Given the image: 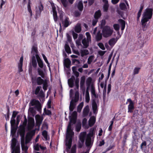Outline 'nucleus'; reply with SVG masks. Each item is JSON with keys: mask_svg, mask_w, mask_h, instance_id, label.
<instances>
[{"mask_svg": "<svg viewBox=\"0 0 153 153\" xmlns=\"http://www.w3.org/2000/svg\"><path fill=\"white\" fill-rule=\"evenodd\" d=\"M75 80V78L74 76H72L68 80V83L71 88H72L74 86V81Z\"/></svg>", "mask_w": 153, "mask_h": 153, "instance_id": "nucleus-22", "label": "nucleus"}, {"mask_svg": "<svg viewBox=\"0 0 153 153\" xmlns=\"http://www.w3.org/2000/svg\"><path fill=\"white\" fill-rule=\"evenodd\" d=\"M75 84L76 88H75L76 92L75 93L74 99H72L71 101L69 108V110L71 111H73L76 105L75 103L77 102L79 99V93L78 91L79 84L78 83H75Z\"/></svg>", "mask_w": 153, "mask_h": 153, "instance_id": "nucleus-4", "label": "nucleus"}, {"mask_svg": "<svg viewBox=\"0 0 153 153\" xmlns=\"http://www.w3.org/2000/svg\"><path fill=\"white\" fill-rule=\"evenodd\" d=\"M92 81V79L91 77H88L86 81V84L88 86H89L91 84Z\"/></svg>", "mask_w": 153, "mask_h": 153, "instance_id": "nucleus-47", "label": "nucleus"}, {"mask_svg": "<svg viewBox=\"0 0 153 153\" xmlns=\"http://www.w3.org/2000/svg\"><path fill=\"white\" fill-rule=\"evenodd\" d=\"M85 78L84 76H82L81 78L80 81V87L81 88H82L84 87L85 85Z\"/></svg>", "mask_w": 153, "mask_h": 153, "instance_id": "nucleus-35", "label": "nucleus"}, {"mask_svg": "<svg viewBox=\"0 0 153 153\" xmlns=\"http://www.w3.org/2000/svg\"><path fill=\"white\" fill-rule=\"evenodd\" d=\"M39 145L37 144L34 146V149L35 150L38 151L39 150Z\"/></svg>", "mask_w": 153, "mask_h": 153, "instance_id": "nucleus-64", "label": "nucleus"}, {"mask_svg": "<svg viewBox=\"0 0 153 153\" xmlns=\"http://www.w3.org/2000/svg\"><path fill=\"white\" fill-rule=\"evenodd\" d=\"M31 53L33 54V56L35 55V56L36 58V56H39L38 54V51L37 50V48L35 46H33L32 48Z\"/></svg>", "mask_w": 153, "mask_h": 153, "instance_id": "nucleus-23", "label": "nucleus"}, {"mask_svg": "<svg viewBox=\"0 0 153 153\" xmlns=\"http://www.w3.org/2000/svg\"><path fill=\"white\" fill-rule=\"evenodd\" d=\"M30 112L33 114H35V111L34 108L33 107H31L30 108Z\"/></svg>", "mask_w": 153, "mask_h": 153, "instance_id": "nucleus-63", "label": "nucleus"}, {"mask_svg": "<svg viewBox=\"0 0 153 153\" xmlns=\"http://www.w3.org/2000/svg\"><path fill=\"white\" fill-rule=\"evenodd\" d=\"M98 45L100 48L102 50H105V48L104 46V45L103 43L101 42H100L98 43Z\"/></svg>", "mask_w": 153, "mask_h": 153, "instance_id": "nucleus-51", "label": "nucleus"}, {"mask_svg": "<svg viewBox=\"0 0 153 153\" xmlns=\"http://www.w3.org/2000/svg\"><path fill=\"white\" fill-rule=\"evenodd\" d=\"M41 87L40 86H38L36 88L35 91V94L36 95L38 94L40 91Z\"/></svg>", "mask_w": 153, "mask_h": 153, "instance_id": "nucleus-50", "label": "nucleus"}, {"mask_svg": "<svg viewBox=\"0 0 153 153\" xmlns=\"http://www.w3.org/2000/svg\"><path fill=\"white\" fill-rule=\"evenodd\" d=\"M114 29L116 30H119L120 26L118 24H115L113 25Z\"/></svg>", "mask_w": 153, "mask_h": 153, "instance_id": "nucleus-55", "label": "nucleus"}, {"mask_svg": "<svg viewBox=\"0 0 153 153\" xmlns=\"http://www.w3.org/2000/svg\"><path fill=\"white\" fill-rule=\"evenodd\" d=\"M107 94H108L110 92L111 89V85L109 84L108 85Z\"/></svg>", "mask_w": 153, "mask_h": 153, "instance_id": "nucleus-60", "label": "nucleus"}, {"mask_svg": "<svg viewBox=\"0 0 153 153\" xmlns=\"http://www.w3.org/2000/svg\"><path fill=\"white\" fill-rule=\"evenodd\" d=\"M92 134L89 133L87 135L86 137V132H84L81 133L80 135L79 139L80 141L83 144L86 138L85 144L87 146L91 147L92 145V143L91 141V137Z\"/></svg>", "mask_w": 153, "mask_h": 153, "instance_id": "nucleus-3", "label": "nucleus"}, {"mask_svg": "<svg viewBox=\"0 0 153 153\" xmlns=\"http://www.w3.org/2000/svg\"><path fill=\"white\" fill-rule=\"evenodd\" d=\"M81 128V124H77L76 126V130L77 132L80 131Z\"/></svg>", "mask_w": 153, "mask_h": 153, "instance_id": "nucleus-52", "label": "nucleus"}, {"mask_svg": "<svg viewBox=\"0 0 153 153\" xmlns=\"http://www.w3.org/2000/svg\"><path fill=\"white\" fill-rule=\"evenodd\" d=\"M118 39L117 38L111 39L108 42L109 45L111 47H113L116 43Z\"/></svg>", "mask_w": 153, "mask_h": 153, "instance_id": "nucleus-21", "label": "nucleus"}, {"mask_svg": "<svg viewBox=\"0 0 153 153\" xmlns=\"http://www.w3.org/2000/svg\"><path fill=\"white\" fill-rule=\"evenodd\" d=\"M35 131H32L28 132L25 138V142L26 144L28 143L31 140L34 134Z\"/></svg>", "mask_w": 153, "mask_h": 153, "instance_id": "nucleus-12", "label": "nucleus"}, {"mask_svg": "<svg viewBox=\"0 0 153 153\" xmlns=\"http://www.w3.org/2000/svg\"><path fill=\"white\" fill-rule=\"evenodd\" d=\"M39 103H40V102L38 100L35 99H33L30 101V105L31 106L35 105L36 107Z\"/></svg>", "mask_w": 153, "mask_h": 153, "instance_id": "nucleus-26", "label": "nucleus"}, {"mask_svg": "<svg viewBox=\"0 0 153 153\" xmlns=\"http://www.w3.org/2000/svg\"><path fill=\"white\" fill-rule=\"evenodd\" d=\"M36 58L34 56H33L31 60V63L32 66L34 68H36L37 66V63L36 60Z\"/></svg>", "mask_w": 153, "mask_h": 153, "instance_id": "nucleus-25", "label": "nucleus"}, {"mask_svg": "<svg viewBox=\"0 0 153 153\" xmlns=\"http://www.w3.org/2000/svg\"><path fill=\"white\" fill-rule=\"evenodd\" d=\"M44 111L45 113V114L47 115H51V111L48 110H46V108H45L44 109Z\"/></svg>", "mask_w": 153, "mask_h": 153, "instance_id": "nucleus-53", "label": "nucleus"}, {"mask_svg": "<svg viewBox=\"0 0 153 153\" xmlns=\"http://www.w3.org/2000/svg\"><path fill=\"white\" fill-rule=\"evenodd\" d=\"M36 59L38 63L39 67L41 68H42L43 67L44 64L43 62L39 56L37 55Z\"/></svg>", "mask_w": 153, "mask_h": 153, "instance_id": "nucleus-20", "label": "nucleus"}, {"mask_svg": "<svg viewBox=\"0 0 153 153\" xmlns=\"http://www.w3.org/2000/svg\"><path fill=\"white\" fill-rule=\"evenodd\" d=\"M35 118L37 125L40 126L43 120L42 117L39 115L37 114L36 115Z\"/></svg>", "mask_w": 153, "mask_h": 153, "instance_id": "nucleus-17", "label": "nucleus"}, {"mask_svg": "<svg viewBox=\"0 0 153 153\" xmlns=\"http://www.w3.org/2000/svg\"><path fill=\"white\" fill-rule=\"evenodd\" d=\"M140 68L138 67H136L134 68L133 71V74L135 75L139 73Z\"/></svg>", "mask_w": 153, "mask_h": 153, "instance_id": "nucleus-45", "label": "nucleus"}, {"mask_svg": "<svg viewBox=\"0 0 153 153\" xmlns=\"http://www.w3.org/2000/svg\"><path fill=\"white\" fill-rule=\"evenodd\" d=\"M153 10L152 8H146L143 14V17L141 20L143 26L145 27L146 23L151 19L152 15Z\"/></svg>", "mask_w": 153, "mask_h": 153, "instance_id": "nucleus-2", "label": "nucleus"}, {"mask_svg": "<svg viewBox=\"0 0 153 153\" xmlns=\"http://www.w3.org/2000/svg\"><path fill=\"white\" fill-rule=\"evenodd\" d=\"M87 38H84L82 40V43L83 45V47L84 48H87L89 45V43L91 42V36L88 32L85 33Z\"/></svg>", "mask_w": 153, "mask_h": 153, "instance_id": "nucleus-8", "label": "nucleus"}, {"mask_svg": "<svg viewBox=\"0 0 153 153\" xmlns=\"http://www.w3.org/2000/svg\"><path fill=\"white\" fill-rule=\"evenodd\" d=\"M81 30V28L80 24H77L76 26L75 27L74 30L77 33H79L80 32Z\"/></svg>", "mask_w": 153, "mask_h": 153, "instance_id": "nucleus-30", "label": "nucleus"}, {"mask_svg": "<svg viewBox=\"0 0 153 153\" xmlns=\"http://www.w3.org/2000/svg\"><path fill=\"white\" fill-rule=\"evenodd\" d=\"M52 12L54 20L55 22H56L57 20V12L56 10V7L54 5H52Z\"/></svg>", "mask_w": 153, "mask_h": 153, "instance_id": "nucleus-19", "label": "nucleus"}, {"mask_svg": "<svg viewBox=\"0 0 153 153\" xmlns=\"http://www.w3.org/2000/svg\"><path fill=\"white\" fill-rule=\"evenodd\" d=\"M9 111H10L9 108H8L7 111V116H6V115H5L6 119L7 120H8L9 119Z\"/></svg>", "mask_w": 153, "mask_h": 153, "instance_id": "nucleus-57", "label": "nucleus"}, {"mask_svg": "<svg viewBox=\"0 0 153 153\" xmlns=\"http://www.w3.org/2000/svg\"><path fill=\"white\" fill-rule=\"evenodd\" d=\"M127 101L129 102L128 106V112L132 113L134 109V103L130 99H128Z\"/></svg>", "mask_w": 153, "mask_h": 153, "instance_id": "nucleus-15", "label": "nucleus"}, {"mask_svg": "<svg viewBox=\"0 0 153 153\" xmlns=\"http://www.w3.org/2000/svg\"><path fill=\"white\" fill-rule=\"evenodd\" d=\"M108 4H105L103 6V10L104 11H107L108 9Z\"/></svg>", "mask_w": 153, "mask_h": 153, "instance_id": "nucleus-56", "label": "nucleus"}, {"mask_svg": "<svg viewBox=\"0 0 153 153\" xmlns=\"http://www.w3.org/2000/svg\"><path fill=\"white\" fill-rule=\"evenodd\" d=\"M96 118L94 116L91 117L89 120V125L90 126H93L95 123Z\"/></svg>", "mask_w": 153, "mask_h": 153, "instance_id": "nucleus-24", "label": "nucleus"}, {"mask_svg": "<svg viewBox=\"0 0 153 153\" xmlns=\"http://www.w3.org/2000/svg\"><path fill=\"white\" fill-rule=\"evenodd\" d=\"M42 84H43V88L44 91H45L47 89L48 87L47 80L46 79H45L44 82Z\"/></svg>", "mask_w": 153, "mask_h": 153, "instance_id": "nucleus-36", "label": "nucleus"}, {"mask_svg": "<svg viewBox=\"0 0 153 153\" xmlns=\"http://www.w3.org/2000/svg\"><path fill=\"white\" fill-rule=\"evenodd\" d=\"M120 7L121 10H126L127 9V7L125 3H122L120 5Z\"/></svg>", "mask_w": 153, "mask_h": 153, "instance_id": "nucleus-38", "label": "nucleus"}, {"mask_svg": "<svg viewBox=\"0 0 153 153\" xmlns=\"http://www.w3.org/2000/svg\"><path fill=\"white\" fill-rule=\"evenodd\" d=\"M73 114L74 117L71 118L70 116V122L68 126L66 131L65 144L68 151L70 149L71 147L72 142V138L74 134V132L71 129L72 125L75 124L76 122V120L74 116L76 115V112H74Z\"/></svg>", "mask_w": 153, "mask_h": 153, "instance_id": "nucleus-1", "label": "nucleus"}, {"mask_svg": "<svg viewBox=\"0 0 153 153\" xmlns=\"http://www.w3.org/2000/svg\"><path fill=\"white\" fill-rule=\"evenodd\" d=\"M89 112V107L88 105H87L83 111V115L84 116H87Z\"/></svg>", "mask_w": 153, "mask_h": 153, "instance_id": "nucleus-32", "label": "nucleus"}, {"mask_svg": "<svg viewBox=\"0 0 153 153\" xmlns=\"http://www.w3.org/2000/svg\"><path fill=\"white\" fill-rule=\"evenodd\" d=\"M39 96L41 97H45V94L42 90H41L39 93Z\"/></svg>", "mask_w": 153, "mask_h": 153, "instance_id": "nucleus-54", "label": "nucleus"}, {"mask_svg": "<svg viewBox=\"0 0 153 153\" xmlns=\"http://www.w3.org/2000/svg\"><path fill=\"white\" fill-rule=\"evenodd\" d=\"M39 75L41 76L42 77L44 78V74L42 69L38 68L37 69Z\"/></svg>", "mask_w": 153, "mask_h": 153, "instance_id": "nucleus-40", "label": "nucleus"}, {"mask_svg": "<svg viewBox=\"0 0 153 153\" xmlns=\"http://www.w3.org/2000/svg\"><path fill=\"white\" fill-rule=\"evenodd\" d=\"M85 101L87 102H88L90 100V96L88 92V88H87L86 90V93L85 95Z\"/></svg>", "mask_w": 153, "mask_h": 153, "instance_id": "nucleus-29", "label": "nucleus"}, {"mask_svg": "<svg viewBox=\"0 0 153 153\" xmlns=\"http://www.w3.org/2000/svg\"><path fill=\"white\" fill-rule=\"evenodd\" d=\"M113 32V29L109 27L106 26L102 29V33L104 37H107L111 36Z\"/></svg>", "mask_w": 153, "mask_h": 153, "instance_id": "nucleus-9", "label": "nucleus"}, {"mask_svg": "<svg viewBox=\"0 0 153 153\" xmlns=\"http://www.w3.org/2000/svg\"><path fill=\"white\" fill-rule=\"evenodd\" d=\"M77 7L79 11H81L82 10L83 6L82 1H79L77 5Z\"/></svg>", "mask_w": 153, "mask_h": 153, "instance_id": "nucleus-39", "label": "nucleus"}, {"mask_svg": "<svg viewBox=\"0 0 153 153\" xmlns=\"http://www.w3.org/2000/svg\"><path fill=\"white\" fill-rule=\"evenodd\" d=\"M42 56L44 60H45V62L47 64V66H48V67L50 69L49 63L48 62L47 60V59L46 56H45V55H44L43 54H42Z\"/></svg>", "mask_w": 153, "mask_h": 153, "instance_id": "nucleus-46", "label": "nucleus"}, {"mask_svg": "<svg viewBox=\"0 0 153 153\" xmlns=\"http://www.w3.org/2000/svg\"><path fill=\"white\" fill-rule=\"evenodd\" d=\"M59 19L62 22V25L65 27H68L71 24L69 18L65 15L63 13H60Z\"/></svg>", "mask_w": 153, "mask_h": 153, "instance_id": "nucleus-6", "label": "nucleus"}, {"mask_svg": "<svg viewBox=\"0 0 153 153\" xmlns=\"http://www.w3.org/2000/svg\"><path fill=\"white\" fill-rule=\"evenodd\" d=\"M83 103H81L77 107V111L78 112H80L83 107Z\"/></svg>", "mask_w": 153, "mask_h": 153, "instance_id": "nucleus-48", "label": "nucleus"}, {"mask_svg": "<svg viewBox=\"0 0 153 153\" xmlns=\"http://www.w3.org/2000/svg\"><path fill=\"white\" fill-rule=\"evenodd\" d=\"M27 124V120L25 116L24 117V120L22 125L20 126V127L19 130V132L20 136L25 135V128Z\"/></svg>", "mask_w": 153, "mask_h": 153, "instance_id": "nucleus-10", "label": "nucleus"}, {"mask_svg": "<svg viewBox=\"0 0 153 153\" xmlns=\"http://www.w3.org/2000/svg\"><path fill=\"white\" fill-rule=\"evenodd\" d=\"M42 135L45 140H48V132L46 130H44L42 132Z\"/></svg>", "mask_w": 153, "mask_h": 153, "instance_id": "nucleus-42", "label": "nucleus"}, {"mask_svg": "<svg viewBox=\"0 0 153 153\" xmlns=\"http://www.w3.org/2000/svg\"><path fill=\"white\" fill-rule=\"evenodd\" d=\"M27 1V10L30 14V17L31 18L33 15L30 6V0H23V3L24 4H25Z\"/></svg>", "mask_w": 153, "mask_h": 153, "instance_id": "nucleus-16", "label": "nucleus"}, {"mask_svg": "<svg viewBox=\"0 0 153 153\" xmlns=\"http://www.w3.org/2000/svg\"><path fill=\"white\" fill-rule=\"evenodd\" d=\"M71 63V62L70 60L68 58L65 59L64 60V65L67 68H68L70 67Z\"/></svg>", "mask_w": 153, "mask_h": 153, "instance_id": "nucleus-27", "label": "nucleus"}, {"mask_svg": "<svg viewBox=\"0 0 153 153\" xmlns=\"http://www.w3.org/2000/svg\"><path fill=\"white\" fill-rule=\"evenodd\" d=\"M23 57L22 56L20 59L19 62L18 63V72H20L23 71L22 69V64L23 62Z\"/></svg>", "mask_w": 153, "mask_h": 153, "instance_id": "nucleus-18", "label": "nucleus"}, {"mask_svg": "<svg viewBox=\"0 0 153 153\" xmlns=\"http://www.w3.org/2000/svg\"><path fill=\"white\" fill-rule=\"evenodd\" d=\"M91 90L92 96L95 98L92 100V107L93 113L95 114L97 109V102H98V100L96 99L98 98V95L96 94L94 87L92 85L91 86Z\"/></svg>", "mask_w": 153, "mask_h": 153, "instance_id": "nucleus-5", "label": "nucleus"}, {"mask_svg": "<svg viewBox=\"0 0 153 153\" xmlns=\"http://www.w3.org/2000/svg\"><path fill=\"white\" fill-rule=\"evenodd\" d=\"M101 14L100 10H98L95 13L94 17V18L93 19L92 21V25L93 26L95 25L98 22V19L101 16Z\"/></svg>", "mask_w": 153, "mask_h": 153, "instance_id": "nucleus-11", "label": "nucleus"}, {"mask_svg": "<svg viewBox=\"0 0 153 153\" xmlns=\"http://www.w3.org/2000/svg\"><path fill=\"white\" fill-rule=\"evenodd\" d=\"M17 114V112L15 111H13V113L12 116L11 118L15 119Z\"/></svg>", "mask_w": 153, "mask_h": 153, "instance_id": "nucleus-59", "label": "nucleus"}, {"mask_svg": "<svg viewBox=\"0 0 153 153\" xmlns=\"http://www.w3.org/2000/svg\"><path fill=\"white\" fill-rule=\"evenodd\" d=\"M102 38V34L99 31L96 36V39L97 41H99Z\"/></svg>", "mask_w": 153, "mask_h": 153, "instance_id": "nucleus-31", "label": "nucleus"}, {"mask_svg": "<svg viewBox=\"0 0 153 153\" xmlns=\"http://www.w3.org/2000/svg\"><path fill=\"white\" fill-rule=\"evenodd\" d=\"M118 21L121 24V30H123L125 27V21L121 19H120L118 20Z\"/></svg>", "mask_w": 153, "mask_h": 153, "instance_id": "nucleus-28", "label": "nucleus"}, {"mask_svg": "<svg viewBox=\"0 0 153 153\" xmlns=\"http://www.w3.org/2000/svg\"><path fill=\"white\" fill-rule=\"evenodd\" d=\"M61 1L64 7H67L68 3L67 0H61Z\"/></svg>", "mask_w": 153, "mask_h": 153, "instance_id": "nucleus-44", "label": "nucleus"}, {"mask_svg": "<svg viewBox=\"0 0 153 153\" xmlns=\"http://www.w3.org/2000/svg\"><path fill=\"white\" fill-rule=\"evenodd\" d=\"M81 14V12L78 11H75L74 13V15L76 17H78L80 16Z\"/></svg>", "mask_w": 153, "mask_h": 153, "instance_id": "nucleus-58", "label": "nucleus"}, {"mask_svg": "<svg viewBox=\"0 0 153 153\" xmlns=\"http://www.w3.org/2000/svg\"><path fill=\"white\" fill-rule=\"evenodd\" d=\"M94 56H90L88 59V63L89 64H90L94 59Z\"/></svg>", "mask_w": 153, "mask_h": 153, "instance_id": "nucleus-41", "label": "nucleus"}, {"mask_svg": "<svg viewBox=\"0 0 153 153\" xmlns=\"http://www.w3.org/2000/svg\"><path fill=\"white\" fill-rule=\"evenodd\" d=\"M34 125V120L33 118L30 117L28 118V123L27 126L28 130L30 131L32 129Z\"/></svg>", "mask_w": 153, "mask_h": 153, "instance_id": "nucleus-13", "label": "nucleus"}, {"mask_svg": "<svg viewBox=\"0 0 153 153\" xmlns=\"http://www.w3.org/2000/svg\"><path fill=\"white\" fill-rule=\"evenodd\" d=\"M39 5L38 7V8L39 10V13L40 14L42 11L43 10V6L42 4L40 2L39 3Z\"/></svg>", "mask_w": 153, "mask_h": 153, "instance_id": "nucleus-49", "label": "nucleus"}, {"mask_svg": "<svg viewBox=\"0 0 153 153\" xmlns=\"http://www.w3.org/2000/svg\"><path fill=\"white\" fill-rule=\"evenodd\" d=\"M35 108L39 113H41L42 110V106L40 103L37 105Z\"/></svg>", "mask_w": 153, "mask_h": 153, "instance_id": "nucleus-43", "label": "nucleus"}, {"mask_svg": "<svg viewBox=\"0 0 153 153\" xmlns=\"http://www.w3.org/2000/svg\"><path fill=\"white\" fill-rule=\"evenodd\" d=\"M67 37L68 42L71 43V36H70L68 34H67Z\"/></svg>", "mask_w": 153, "mask_h": 153, "instance_id": "nucleus-61", "label": "nucleus"}, {"mask_svg": "<svg viewBox=\"0 0 153 153\" xmlns=\"http://www.w3.org/2000/svg\"><path fill=\"white\" fill-rule=\"evenodd\" d=\"M21 137V144L22 149V150L24 151L25 153H26L28 149V147L26 145L25 143V136H20Z\"/></svg>", "mask_w": 153, "mask_h": 153, "instance_id": "nucleus-14", "label": "nucleus"}, {"mask_svg": "<svg viewBox=\"0 0 153 153\" xmlns=\"http://www.w3.org/2000/svg\"><path fill=\"white\" fill-rule=\"evenodd\" d=\"M65 50L67 53H71L70 48L67 43L65 44Z\"/></svg>", "mask_w": 153, "mask_h": 153, "instance_id": "nucleus-37", "label": "nucleus"}, {"mask_svg": "<svg viewBox=\"0 0 153 153\" xmlns=\"http://www.w3.org/2000/svg\"><path fill=\"white\" fill-rule=\"evenodd\" d=\"M36 82L38 85L42 84L44 82V80L42 79L40 77H38L36 79Z\"/></svg>", "mask_w": 153, "mask_h": 153, "instance_id": "nucleus-34", "label": "nucleus"}, {"mask_svg": "<svg viewBox=\"0 0 153 153\" xmlns=\"http://www.w3.org/2000/svg\"><path fill=\"white\" fill-rule=\"evenodd\" d=\"M11 147V153H20V147L19 145H17L16 139L13 138L12 140Z\"/></svg>", "mask_w": 153, "mask_h": 153, "instance_id": "nucleus-7", "label": "nucleus"}, {"mask_svg": "<svg viewBox=\"0 0 153 153\" xmlns=\"http://www.w3.org/2000/svg\"><path fill=\"white\" fill-rule=\"evenodd\" d=\"M81 56H84L88 54L89 53V51L88 50L83 49L81 51Z\"/></svg>", "mask_w": 153, "mask_h": 153, "instance_id": "nucleus-33", "label": "nucleus"}, {"mask_svg": "<svg viewBox=\"0 0 153 153\" xmlns=\"http://www.w3.org/2000/svg\"><path fill=\"white\" fill-rule=\"evenodd\" d=\"M6 2V0H1V3L0 5L1 8H2V6L5 4Z\"/></svg>", "mask_w": 153, "mask_h": 153, "instance_id": "nucleus-62", "label": "nucleus"}]
</instances>
